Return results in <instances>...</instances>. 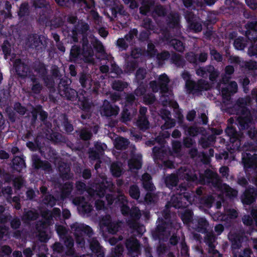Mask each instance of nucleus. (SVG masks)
<instances>
[{
  "mask_svg": "<svg viewBox=\"0 0 257 257\" xmlns=\"http://www.w3.org/2000/svg\"><path fill=\"white\" fill-rule=\"evenodd\" d=\"M187 134L191 137H196L199 134H202L204 132L203 127H197L195 126L188 127L187 130Z\"/></svg>",
  "mask_w": 257,
  "mask_h": 257,
  "instance_id": "59",
  "label": "nucleus"
},
{
  "mask_svg": "<svg viewBox=\"0 0 257 257\" xmlns=\"http://www.w3.org/2000/svg\"><path fill=\"white\" fill-rule=\"evenodd\" d=\"M136 100H138L134 93H128L125 97V104L124 107L136 108Z\"/></svg>",
  "mask_w": 257,
  "mask_h": 257,
  "instance_id": "51",
  "label": "nucleus"
},
{
  "mask_svg": "<svg viewBox=\"0 0 257 257\" xmlns=\"http://www.w3.org/2000/svg\"><path fill=\"white\" fill-rule=\"evenodd\" d=\"M105 195V199L107 202L108 205H112L113 203L116 204L117 202H119L121 200V202L126 201L125 197L123 195L116 197L115 195L111 194H107Z\"/></svg>",
  "mask_w": 257,
  "mask_h": 257,
  "instance_id": "43",
  "label": "nucleus"
},
{
  "mask_svg": "<svg viewBox=\"0 0 257 257\" xmlns=\"http://www.w3.org/2000/svg\"><path fill=\"white\" fill-rule=\"evenodd\" d=\"M165 183L166 187L169 189H172L176 187L178 183V178L177 176L174 174H171L165 179Z\"/></svg>",
  "mask_w": 257,
  "mask_h": 257,
  "instance_id": "46",
  "label": "nucleus"
},
{
  "mask_svg": "<svg viewBox=\"0 0 257 257\" xmlns=\"http://www.w3.org/2000/svg\"><path fill=\"white\" fill-rule=\"evenodd\" d=\"M130 219L127 221L128 224L130 226H134L136 222L139 220L141 217V213L139 207L134 206L131 208L129 213Z\"/></svg>",
  "mask_w": 257,
  "mask_h": 257,
  "instance_id": "31",
  "label": "nucleus"
},
{
  "mask_svg": "<svg viewBox=\"0 0 257 257\" xmlns=\"http://www.w3.org/2000/svg\"><path fill=\"white\" fill-rule=\"evenodd\" d=\"M107 183V181H106L105 182L102 181L95 184L94 187L97 195L100 197H103L105 196L106 191L108 188Z\"/></svg>",
  "mask_w": 257,
  "mask_h": 257,
  "instance_id": "36",
  "label": "nucleus"
},
{
  "mask_svg": "<svg viewBox=\"0 0 257 257\" xmlns=\"http://www.w3.org/2000/svg\"><path fill=\"white\" fill-rule=\"evenodd\" d=\"M200 200V203L208 208L212 207L214 202V198L212 195L202 196Z\"/></svg>",
  "mask_w": 257,
  "mask_h": 257,
  "instance_id": "58",
  "label": "nucleus"
},
{
  "mask_svg": "<svg viewBox=\"0 0 257 257\" xmlns=\"http://www.w3.org/2000/svg\"><path fill=\"white\" fill-rule=\"evenodd\" d=\"M70 227L74 231V236L77 247L85 249V236H87L89 238L92 237L94 234L92 228L89 225L80 224L78 222L73 223L71 225Z\"/></svg>",
  "mask_w": 257,
  "mask_h": 257,
  "instance_id": "4",
  "label": "nucleus"
},
{
  "mask_svg": "<svg viewBox=\"0 0 257 257\" xmlns=\"http://www.w3.org/2000/svg\"><path fill=\"white\" fill-rule=\"evenodd\" d=\"M223 189L225 196L228 198L233 199L236 197L237 191L230 187L229 185L224 184Z\"/></svg>",
  "mask_w": 257,
  "mask_h": 257,
  "instance_id": "56",
  "label": "nucleus"
},
{
  "mask_svg": "<svg viewBox=\"0 0 257 257\" xmlns=\"http://www.w3.org/2000/svg\"><path fill=\"white\" fill-rule=\"evenodd\" d=\"M229 239L231 242V250H236L242 246V243L247 239L243 232H234L229 235Z\"/></svg>",
  "mask_w": 257,
  "mask_h": 257,
  "instance_id": "12",
  "label": "nucleus"
},
{
  "mask_svg": "<svg viewBox=\"0 0 257 257\" xmlns=\"http://www.w3.org/2000/svg\"><path fill=\"white\" fill-rule=\"evenodd\" d=\"M89 45L98 53H102L104 49L102 43L94 37L90 40Z\"/></svg>",
  "mask_w": 257,
  "mask_h": 257,
  "instance_id": "50",
  "label": "nucleus"
},
{
  "mask_svg": "<svg viewBox=\"0 0 257 257\" xmlns=\"http://www.w3.org/2000/svg\"><path fill=\"white\" fill-rule=\"evenodd\" d=\"M187 207H185V209L182 211L179 212V215L184 224L186 225L192 224L194 219H195V218H193V212L191 209L186 208Z\"/></svg>",
  "mask_w": 257,
  "mask_h": 257,
  "instance_id": "21",
  "label": "nucleus"
},
{
  "mask_svg": "<svg viewBox=\"0 0 257 257\" xmlns=\"http://www.w3.org/2000/svg\"><path fill=\"white\" fill-rule=\"evenodd\" d=\"M209 223L204 217L195 218L192 227L196 231L204 233L207 232Z\"/></svg>",
  "mask_w": 257,
  "mask_h": 257,
  "instance_id": "18",
  "label": "nucleus"
},
{
  "mask_svg": "<svg viewBox=\"0 0 257 257\" xmlns=\"http://www.w3.org/2000/svg\"><path fill=\"white\" fill-rule=\"evenodd\" d=\"M192 201L191 194L189 192H184L182 193L173 195L170 201L166 205V208L162 212L163 219L168 223V226H170L172 222L170 208L171 207L176 209L185 208L188 206Z\"/></svg>",
  "mask_w": 257,
  "mask_h": 257,
  "instance_id": "2",
  "label": "nucleus"
},
{
  "mask_svg": "<svg viewBox=\"0 0 257 257\" xmlns=\"http://www.w3.org/2000/svg\"><path fill=\"white\" fill-rule=\"evenodd\" d=\"M137 126L140 130L143 132L148 130L150 127V122L148 120V117L144 116L138 117L137 120Z\"/></svg>",
  "mask_w": 257,
  "mask_h": 257,
  "instance_id": "44",
  "label": "nucleus"
},
{
  "mask_svg": "<svg viewBox=\"0 0 257 257\" xmlns=\"http://www.w3.org/2000/svg\"><path fill=\"white\" fill-rule=\"evenodd\" d=\"M77 98L80 104V108L83 111L90 112L92 103L88 97L81 93L77 95Z\"/></svg>",
  "mask_w": 257,
  "mask_h": 257,
  "instance_id": "26",
  "label": "nucleus"
},
{
  "mask_svg": "<svg viewBox=\"0 0 257 257\" xmlns=\"http://www.w3.org/2000/svg\"><path fill=\"white\" fill-rule=\"evenodd\" d=\"M30 7L28 3L24 2L20 5L18 16L20 21H23L25 17H28L30 15Z\"/></svg>",
  "mask_w": 257,
  "mask_h": 257,
  "instance_id": "34",
  "label": "nucleus"
},
{
  "mask_svg": "<svg viewBox=\"0 0 257 257\" xmlns=\"http://www.w3.org/2000/svg\"><path fill=\"white\" fill-rule=\"evenodd\" d=\"M78 80L82 88L88 90L91 87V78L89 74L84 71L78 74Z\"/></svg>",
  "mask_w": 257,
  "mask_h": 257,
  "instance_id": "27",
  "label": "nucleus"
},
{
  "mask_svg": "<svg viewBox=\"0 0 257 257\" xmlns=\"http://www.w3.org/2000/svg\"><path fill=\"white\" fill-rule=\"evenodd\" d=\"M156 228L151 231L152 236L154 240H164L167 233V229L169 228L168 223L163 218H158Z\"/></svg>",
  "mask_w": 257,
  "mask_h": 257,
  "instance_id": "7",
  "label": "nucleus"
},
{
  "mask_svg": "<svg viewBox=\"0 0 257 257\" xmlns=\"http://www.w3.org/2000/svg\"><path fill=\"white\" fill-rule=\"evenodd\" d=\"M12 46L10 42L7 40H4L3 44L2 45V50L4 54V58L5 59H8V57L10 56L12 52Z\"/></svg>",
  "mask_w": 257,
  "mask_h": 257,
  "instance_id": "55",
  "label": "nucleus"
},
{
  "mask_svg": "<svg viewBox=\"0 0 257 257\" xmlns=\"http://www.w3.org/2000/svg\"><path fill=\"white\" fill-rule=\"evenodd\" d=\"M76 133H78L80 140L84 141L90 140L92 137L91 131L85 127L82 128L80 131H76Z\"/></svg>",
  "mask_w": 257,
  "mask_h": 257,
  "instance_id": "49",
  "label": "nucleus"
},
{
  "mask_svg": "<svg viewBox=\"0 0 257 257\" xmlns=\"http://www.w3.org/2000/svg\"><path fill=\"white\" fill-rule=\"evenodd\" d=\"M158 81L161 87V93L164 95L169 92V83L170 82V79L168 76L165 74L160 75L158 78Z\"/></svg>",
  "mask_w": 257,
  "mask_h": 257,
  "instance_id": "28",
  "label": "nucleus"
},
{
  "mask_svg": "<svg viewBox=\"0 0 257 257\" xmlns=\"http://www.w3.org/2000/svg\"><path fill=\"white\" fill-rule=\"evenodd\" d=\"M251 45L247 51L248 55L250 56L257 57V40H249Z\"/></svg>",
  "mask_w": 257,
  "mask_h": 257,
  "instance_id": "61",
  "label": "nucleus"
},
{
  "mask_svg": "<svg viewBox=\"0 0 257 257\" xmlns=\"http://www.w3.org/2000/svg\"><path fill=\"white\" fill-rule=\"evenodd\" d=\"M246 45V41L243 37H239L236 38L233 42L235 49L238 50H243Z\"/></svg>",
  "mask_w": 257,
  "mask_h": 257,
  "instance_id": "53",
  "label": "nucleus"
},
{
  "mask_svg": "<svg viewBox=\"0 0 257 257\" xmlns=\"http://www.w3.org/2000/svg\"><path fill=\"white\" fill-rule=\"evenodd\" d=\"M33 167L35 169L43 171H50L51 169V164L48 161L41 160L37 156L33 158Z\"/></svg>",
  "mask_w": 257,
  "mask_h": 257,
  "instance_id": "22",
  "label": "nucleus"
},
{
  "mask_svg": "<svg viewBox=\"0 0 257 257\" xmlns=\"http://www.w3.org/2000/svg\"><path fill=\"white\" fill-rule=\"evenodd\" d=\"M167 25L170 29L180 28V16L177 13H171L167 17Z\"/></svg>",
  "mask_w": 257,
  "mask_h": 257,
  "instance_id": "20",
  "label": "nucleus"
},
{
  "mask_svg": "<svg viewBox=\"0 0 257 257\" xmlns=\"http://www.w3.org/2000/svg\"><path fill=\"white\" fill-rule=\"evenodd\" d=\"M119 111L118 106L112 104L109 101L105 100L103 102L101 114L106 117L116 115Z\"/></svg>",
  "mask_w": 257,
  "mask_h": 257,
  "instance_id": "13",
  "label": "nucleus"
},
{
  "mask_svg": "<svg viewBox=\"0 0 257 257\" xmlns=\"http://www.w3.org/2000/svg\"><path fill=\"white\" fill-rule=\"evenodd\" d=\"M123 250V246L118 244L112 250L111 255L109 257H122Z\"/></svg>",
  "mask_w": 257,
  "mask_h": 257,
  "instance_id": "64",
  "label": "nucleus"
},
{
  "mask_svg": "<svg viewBox=\"0 0 257 257\" xmlns=\"http://www.w3.org/2000/svg\"><path fill=\"white\" fill-rule=\"evenodd\" d=\"M144 197V201L147 205L155 204L157 202L158 196L153 193L154 191H147Z\"/></svg>",
  "mask_w": 257,
  "mask_h": 257,
  "instance_id": "52",
  "label": "nucleus"
},
{
  "mask_svg": "<svg viewBox=\"0 0 257 257\" xmlns=\"http://www.w3.org/2000/svg\"><path fill=\"white\" fill-rule=\"evenodd\" d=\"M80 43L82 48L77 45H74L71 47L69 56L71 62H76L79 60L87 62L93 56L94 51L86 40L84 42L80 41Z\"/></svg>",
  "mask_w": 257,
  "mask_h": 257,
  "instance_id": "3",
  "label": "nucleus"
},
{
  "mask_svg": "<svg viewBox=\"0 0 257 257\" xmlns=\"http://www.w3.org/2000/svg\"><path fill=\"white\" fill-rule=\"evenodd\" d=\"M13 169L18 172H21L23 169L26 168V163L23 157L15 156L12 160Z\"/></svg>",
  "mask_w": 257,
  "mask_h": 257,
  "instance_id": "32",
  "label": "nucleus"
},
{
  "mask_svg": "<svg viewBox=\"0 0 257 257\" xmlns=\"http://www.w3.org/2000/svg\"><path fill=\"white\" fill-rule=\"evenodd\" d=\"M126 83L120 80H114L112 84L113 90L122 91L126 87Z\"/></svg>",
  "mask_w": 257,
  "mask_h": 257,
  "instance_id": "63",
  "label": "nucleus"
},
{
  "mask_svg": "<svg viewBox=\"0 0 257 257\" xmlns=\"http://www.w3.org/2000/svg\"><path fill=\"white\" fill-rule=\"evenodd\" d=\"M196 73L198 76L204 78L209 79L211 82H216L219 75L218 70L215 69L212 65H207L205 67H200L196 70Z\"/></svg>",
  "mask_w": 257,
  "mask_h": 257,
  "instance_id": "8",
  "label": "nucleus"
},
{
  "mask_svg": "<svg viewBox=\"0 0 257 257\" xmlns=\"http://www.w3.org/2000/svg\"><path fill=\"white\" fill-rule=\"evenodd\" d=\"M237 84L234 81H231L226 86L222 87L221 89V93L223 99L229 100L231 95L235 93L237 91Z\"/></svg>",
  "mask_w": 257,
  "mask_h": 257,
  "instance_id": "17",
  "label": "nucleus"
},
{
  "mask_svg": "<svg viewBox=\"0 0 257 257\" xmlns=\"http://www.w3.org/2000/svg\"><path fill=\"white\" fill-rule=\"evenodd\" d=\"M199 177V182L201 184H210L216 187L220 184V179L218 175L210 169L206 170L203 175H200Z\"/></svg>",
  "mask_w": 257,
  "mask_h": 257,
  "instance_id": "9",
  "label": "nucleus"
},
{
  "mask_svg": "<svg viewBox=\"0 0 257 257\" xmlns=\"http://www.w3.org/2000/svg\"><path fill=\"white\" fill-rule=\"evenodd\" d=\"M62 125L63 127L64 131L67 134H70L74 130L73 124L71 123L70 121L69 120L67 115L64 114L63 116V121L62 122Z\"/></svg>",
  "mask_w": 257,
  "mask_h": 257,
  "instance_id": "54",
  "label": "nucleus"
},
{
  "mask_svg": "<svg viewBox=\"0 0 257 257\" xmlns=\"http://www.w3.org/2000/svg\"><path fill=\"white\" fill-rule=\"evenodd\" d=\"M61 241H63L64 245L66 247L67 250L66 253L67 255H73L75 253V249L73 247L74 246V240L73 238L69 236H67L62 239Z\"/></svg>",
  "mask_w": 257,
  "mask_h": 257,
  "instance_id": "33",
  "label": "nucleus"
},
{
  "mask_svg": "<svg viewBox=\"0 0 257 257\" xmlns=\"http://www.w3.org/2000/svg\"><path fill=\"white\" fill-rule=\"evenodd\" d=\"M139 66V63L135 60L128 61L124 66V71L125 73L131 74L135 72Z\"/></svg>",
  "mask_w": 257,
  "mask_h": 257,
  "instance_id": "45",
  "label": "nucleus"
},
{
  "mask_svg": "<svg viewBox=\"0 0 257 257\" xmlns=\"http://www.w3.org/2000/svg\"><path fill=\"white\" fill-rule=\"evenodd\" d=\"M225 132L226 135L229 137L230 142L232 144L236 143L237 147L240 145L241 136L237 131L236 127L232 125H228L226 128Z\"/></svg>",
  "mask_w": 257,
  "mask_h": 257,
  "instance_id": "14",
  "label": "nucleus"
},
{
  "mask_svg": "<svg viewBox=\"0 0 257 257\" xmlns=\"http://www.w3.org/2000/svg\"><path fill=\"white\" fill-rule=\"evenodd\" d=\"M142 186L146 191H155L156 187L152 182V178L148 173H144L142 176Z\"/></svg>",
  "mask_w": 257,
  "mask_h": 257,
  "instance_id": "23",
  "label": "nucleus"
},
{
  "mask_svg": "<svg viewBox=\"0 0 257 257\" xmlns=\"http://www.w3.org/2000/svg\"><path fill=\"white\" fill-rule=\"evenodd\" d=\"M181 76L185 81V87L189 93L195 94L206 90L207 82L202 79L198 80L197 82L191 80V75L188 71L184 70Z\"/></svg>",
  "mask_w": 257,
  "mask_h": 257,
  "instance_id": "5",
  "label": "nucleus"
},
{
  "mask_svg": "<svg viewBox=\"0 0 257 257\" xmlns=\"http://www.w3.org/2000/svg\"><path fill=\"white\" fill-rule=\"evenodd\" d=\"M242 163L247 175L253 172L257 174V154L253 151L243 152Z\"/></svg>",
  "mask_w": 257,
  "mask_h": 257,
  "instance_id": "6",
  "label": "nucleus"
},
{
  "mask_svg": "<svg viewBox=\"0 0 257 257\" xmlns=\"http://www.w3.org/2000/svg\"><path fill=\"white\" fill-rule=\"evenodd\" d=\"M257 198V190L254 187L246 189L242 198L243 204L249 205L254 202Z\"/></svg>",
  "mask_w": 257,
  "mask_h": 257,
  "instance_id": "15",
  "label": "nucleus"
},
{
  "mask_svg": "<svg viewBox=\"0 0 257 257\" xmlns=\"http://www.w3.org/2000/svg\"><path fill=\"white\" fill-rule=\"evenodd\" d=\"M15 68L17 74L20 77H24L27 75L29 71L28 66L20 59L16 61Z\"/></svg>",
  "mask_w": 257,
  "mask_h": 257,
  "instance_id": "30",
  "label": "nucleus"
},
{
  "mask_svg": "<svg viewBox=\"0 0 257 257\" xmlns=\"http://www.w3.org/2000/svg\"><path fill=\"white\" fill-rule=\"evenodd\" d=\"M41 79L45 85L48 87L52 88L55 85V80L56 79L51 75H49L48 73Z\"/></svg>",
  "mask_w": 257,
  "mask_h": 257,
  "instance_id": "62",
  "label": "nucleus"
},
{
  "mask_svg": "<svg viewBox=\"0 0 257 257\" xmlns=\"http://www.w3.org/2000/svg\"><path fill=\"white\" fill-rule=\"evenodd\" d=\"M101 224L102 225L106 227L109 233L114 234L118 230V224L114 222H112L110 220H104L101 222Z\"/></svg>",
  "mask_w": 257,
  "mask_h": 257,
  "instance_id": "37",
  "label": "nucleus"
},
{
  "mask_svg": "<svg viewBox=\"0 0 257 257\" xmlns=\"http://www.w3.org/2000/svg\"><path fill=\"white\" fill-rule=\"evenodd\" d=\"M128 193L132 198L138 200L140 196V191L137 185H132L130 187Z\"/></svg>",
  "mask_w": 257,
  "mask_h": 257,
  "instance_id": "57",
  "label": "nucleus"
},
{
  "mask_svg": "<svg viewBox=\"0 0 257 257\" xmlns=\"http://www.w3.org/2000/svg\"><path fill=\"white\" fill-rule=\"evenodd\" d=\"M59 93L62 96L71 101L75 100L76 97H77V95H79L75 89L71 88L70 87L61 90Z\"/></svg>",
  "mask_w": 257,
  "mask_h": 257,
  "instance_id": "38",
  "label": "nucleus"
},
{
  "mask_svg": "<svg viewBox=\"0 0 257 257\" xmlns=\"http://www.w3.org/2000/svg\"><path fill=\"white\" fill-rule=\"evenodd\" d=\"M125 247L130 257H139L140 243L136 238H130L126 240Z\"/></svg>",
  "mask_w": 257,
  "mask_h": 257,
  "instance_id": "11",
  "label": "nucleus"
},
{
  "mask_svg": "<svg viewBox=\"0 0 257 257\" xmlns=\"http://www.w3.org/2000/svg\"><path fill=\"white\" fill-rule=\"evenodd\" d=\"M30 47L35 49L38 53H42L45 51L47 47V40L43 35L34 34L30 39Z\"/></svg>",
  "mask_w": 257,
  "mask_h": 257,
  "instance_id": "10",
  "label": "nucleus"
},
{
  "mask_svg": "<svg viewBox=\"0 0 257 257\" xmlns=\"http://www.w3.org/2000/svg\"><path fill=\"white\" fill-rule=\"evenodd\" d=\"M110 171L113 176L119 177L122 174V163L119 162H113L111 164Z\"/></svg>",
  "mask_w": 257,
  "mask_h": 257,
  "instance_id": "40",
  "label": "nucleus"
},
{
  "mask_svg": "<svg viewBox=\"0 0 257 257\" xmlns=\"http://www.w3.org/2000/svg\"><path fill=\"white\" fill-rule=\"evenodd\" d=\"M251 101L252 99L249 95L239 97L233 106V109L234 113L239 115L237 121L239 129L247 130V135L255 143L257 141V129L254 126L250 127L253 118L250 110L247 107V106L250 105Z\"/></svg>",
  "mask_w": 257,
  "mask_h": 257,
  "instance_id": "1",
  "label": "nucleus"
},
{
  "mask_svg": "<svg viewBox=\"0 0 257 257\" xmlns=\"http://www.w3.org/2000/svg\"><path fill=\"white\" fill-rule=\"evenodd\" d=\"M152 152L155 162L158 160L163 161L168 157V152L163 147L155 146L153 148Z\"/></svg>",
  "mask_w": 257,
  "mask_h": 257,
  "instance_id": "25",
  "label": "nucleus"
},
{
  "mask_svg": "<svg viewBox=\"0 0 257 257\" xmlns=\"http://www.w3.org/2000/svg\"><path fill=\"white\" fill-rule=\"evenodd\" d=\"M146 69L144 67H139L136 71L135 77V81L137 84H146L144 80L147 75Z\"/></svg>",
  "mask_w": 257,
  "mask_h": 257,
  "instance_id": "39",
  "label": "nucleus"
},
{
  "mask_svg": "<svg viewBox=\"0 0 257 257\" xmlns=\"http://www.w3.org/2000/svg\"><path fill=\"white\" fill-rule=\"evenodd\" d=\"M39 214L37 211L28 210L24 211L22 216V220L25 222H29L37 220Z\"/></svg>",
  "mask_w": 257,
  "mask_h": 257,
  "instance_id": "42",
  "label": "nucleus"
},
{
  "mask_svg": "<svg viewBox=\"0 0 257 257\" xmlns=\"http://www.w3.org/2000/svg\"><path fill=\"white\" fill-rule=\"evenodd\" d=\"M89 248L92 253L96 257H104L103 247L100 245L96 237H93L88 240Z\"/></svg>",
  "mask_w": 257,
  "mask_h": 257,
  "instance_id": "16",
  "label": "nucleus"
},
{
  "mask_svg": "<svg viewBox=\"0 0 257 257\" xmlns=\"http://www.w3.org/2000/svg\"><path fill=\"white\" fill-rule=\"evenodd\" d=\"M34 69L41 79L48 73L46 65L43 62H39L38 63L35 64Z\"/></svg>",
  "mask_w": 257,
  "mask_h": 257,
  "instance_id": "41",
  "label": "nucleus"
},
{
  "mask_svg": "<svg viewBox=\"0 0 257 257\" xmlns=\"http://www.w3.org/2000/svg\"><path fill=\"white\" fill-rule=\"evenodd\" d=\"M41 155L50 161H55L57 158V153L56 150L50 147H45L44 152L40 153Z\"/></svg>",
  "mask_w": 257,
  "mask_h": 257,
  "instance_id": "35",
  "label": "nucleus"
},
{
  "mask_svg": "<svg viewBox=\"0 0 257 257\" xmlns=\"http://www.w3.org/2000/svg\"><path fill=\"white\" fill-rule=\"evenodd\" d=\"M245 36L248 40H254L257 36V21L248 22L245 25Z\"/></svg>",
  "mask_w": 257,
  "mask_h": 257,
  "instance_id": "19",
  "label": "nucleus"
},
{
  "mask_svg": "<svg viewBox=\"0 0 257 257\" xmlns=\"http://www.w3.org/2000/svg\"><path fill=\"white\" fill-rule=\"evenodd\" d=\"M74 27L77 30V32L79 33V35H82V38L81 41L84 42L86 39L87 43L89 44V41L88 39V32L89 31L90 27L88 23L81 22Z\"/></svg>",
  "mask_w": 257,
  "mask_h": 257,
  "instance_id": "24",
  "label": "nucleus"
},
{
  "mask_svg": "<svg viewBox=\"0 0 257 257\" xmlns=\"http://www.w3.org/2000/svg\"><path fill=\"white\" fill-rule=\"evenodd\" d=\"M171 60L177 67L183 68L186 65L185 59L178 54H173L171 58Z\"/></svg>",
  "mask_w": 257,
  "mask_h": 257,
  "instance_id": "48",
  "label": "nucleus"
},
{
  "mask_svg": "<svg viewBox=\"0 0 257 257\" xmlns=\"http://www.w3.org/2000/svg\"><path fill=\"white\" fill-rule=\"evenodd\" d=\"M137 112V108H131L123 107L121 113L120 120L123 123H126L130 121L133 118L134 115H135Z\"/></svg>",
  "mask_w": 257,
  "mask_h": 257,
  "instance_id": "29",
  "label": "nucleus"
},
{
  "mask_svg": "<svg viewBox=\"0 0 257 257\" xmlns=\"http://www.w3.org/2000/svg\"><path fill=\"white\" fill-rule=\"evenodd\" d=\"M205 233H206L204 237L205 242L210 249H214L215 247L214 242L216 239L215 234L212 231L208 232L207 231Z\"/></svg>",
  "mask_w": 257,
  "mask_h": 257,
  "instance_id": "47",
  "label": "nucleus"
},
{
  "mask_svg": "<svg viewBox=\"0 0 257 257\" xmlns=\"http://www.w3.org/2000/svg\"><path fill=\"white\" fill-rule=\"evenodd\" d=\"M237 257H251L253 252L251 248L248 247L244 248L242 249L241 248L235 250Z\"/></svg>",
  "mask_w": 257,
  "mask_h": 257,
  "instance_id": "60",
  "label": "nucleus"
}]
</instances>
